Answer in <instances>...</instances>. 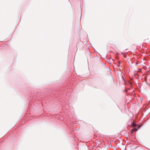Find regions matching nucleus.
I'll list each match as a JSON object with an SVG mask.
<instances>
[{
  "label": "nucleus",
  "instance_id": "obj_1",
  "mask_svg": "<svg viewBox=\"0 0 150 150\" xmlns=\"http://www.w3.org/2000/svg\"><path fill=\"white\" fill-rule=\"evenodd\" d=\"M140 126L141 125H139L137 127L134 128L131 130V133L132 134L134 132L136 131L137 130L138 128H139Z\"/></svg>",
  "mask_w": 150,
  "mask_h": 150
},
{
  "label": "nucleus",
  "instance_id": "obj_2",
  "mask_svg": "<svg viewBox=\"0 0 150 150\" xmlns=\"http://www.w3.org/2000/svg\"><path fill=\"white\" fill-rule=\"evenodd\" d=\"M131 126H132L133 127H135L136 126V124L134 122V121H133L132 124H131Z\"/></svg>",
  "mask_w": 150,
  "mask_h": 150
}]
</instances>
